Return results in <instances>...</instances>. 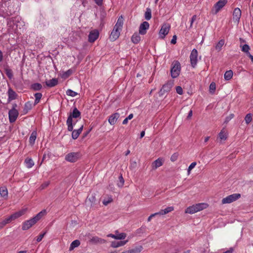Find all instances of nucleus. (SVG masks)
Wrapping results in <instances>:
<instances>
[{"mask_svg": "<svg viewBox=\"0 0 253 253\" xmlns=\"http://www.w3.org/2000/svg\"><path fill=\"white\" fill-rule=\"evenodd\" d=\"M225 41L223 39L220 40L215 46V49L218 52L221 50L222 47L224 45Z\"/></svg>", "mask_w": 253, "mask_h": 253, "instance_id": "nucleus-30", "label": "nucleus"}, {"mask_svg": "<svg viewBox=\"0 0 253 253\" xmlns=\"http://www.w3.org/2000/svg\"><path fill=\"white\" fill-rule=\"evenodd\" d=\"M24 162L26 167L29 169L31 168L34 165V162L31 158H26Z\"/></svg>", "mask_w": 253, "mask_h": 253, "instance_id": "nucleus-29", "label": "nucleus"}, {"mask_svg": "<svg viewBox=\"0 0 253 253\" xmlns=\"http://www.w3.org/2000/svg\"><path fill=\"white\" fill-rule=\"evenodd\" d=\"M167 92H165V91L163 89V87L160 89V91L159 92V95L160 96H163L165 93Z\"/></svg>", "mask_w": 253, "mask_h": 253, "instance_id": "nucleus-54", "label": "nucleus"}, {"mask_svg": "<svg viewBox=\"0 0 253 253\" xmlns=\"http://www.w3.org/2000/svg\"><path fill=\"white\" fill-rule=\"evenodd\" d=\"M46 234V232H44L43 233H42V234H40L37 237V239H36V241L37 242H41L42 238H43V237L44 236V235H45Z\"/></svg>", "mask_w": 253, "mask_h": 253, "instance_id": "nucleus-47", "label": "nucleus"}, {"mask_svg": "<svg viewBox=\"0 0 253 253\" xmlns=\"http://www.w3.org/2000/svg\"><path fill=\"white\" fill-rule=\"evenodd\" d=\"M107 236L109 237H111V238L115 239L116 238V237L115 236V234H109L107 235Z\"/></svg>", "mask_w": 253, "mask_h": 253, "instance_id": "nucleus-61", "label": "nucleus"}, {"mask_svg": "<svg viewBox=\"0 0 253 253\" xmlns=\"http://www.w3.org/2000/svg\"><path fill=\"white\" fill-rule=\"evenodd\" d=\"M216 89V85L213 82H212L209 87V90L210 92L213 93L214 92L215 90Z\"/></svg>", "mask_w": 253, "mask_h": 253, "instance_id": "nucleus-44", "label": "nucleus"}, {"mask_svg": "<svg viewBox=\"0 0 253 253\" xmlns=\"http://www.w3.org/2000/svg\"><path fill=\"white\" fill-rule=\"evenodd\" d=\"M151 17H152L151 10L150 8H147L145 12V18L146 20H149L151 18Z\"/></svg>", "mask_w": 253, "mask_h": 253, "instance_id": "nucleus-36", "label": "nucleus"}, {"mask_svg": "<svg viewBox=\"0 0 253 253\" xmlns=\"http://www.w3.org/2000/svg\"><path fill=\"white\" fill-rule=\"evenodd\" d=\"M250 49V47L249 45L245 44L242 47V51L246 53L247 55H248V53L249 52V50Z\"/></svg>", "mask_w": 253, "mask_h": 253, "instance_id": "nucleus-41", "label": "nucleus"}, {"mask_svg": "<svg viewBox=\"0 0 253 253\" xmlns=\"http://www.w3.org/2000/svg\"><path fill=\"white\" fill-rule=\"evenodd\" d=\"M158 215V213H157V212H156V213H153V214H151V215L148 217V219H147L148 221V222L150 221L151 220V219H152L153 217H154V216H156V215Z\"/></svg>", "mask_w": 253, "mask_h": 253, "instance_id": "nucleus-53", "label": "nucleus"}, {"mask_svg": "<svg viewBox=\"0 0 253 253\" xmlns=\"http://www.w3.org/2000/svg\"><path fill=\"white\" fill-rule=\"evenodd\" d=\"M219 137L221 140H225L227 138V132L226 130L223 128L219 133Z\"/></svg>", "mask_w": 253, "mask_h": 253, "instance_id": "nucleus-28", "label": "nucleus"}, {"mask_svg": "<svg viewBox=\"0 0 253 253\" xmlns=\"http://www.w3.org/2000/svg\"><path fill=\"white\" fill-rule=\"evenodd\" d=\"M10 221L8 217L6 218L3 221L0 222V229L2 228L6 224L10 223Z\"/></svg>", "mask_w": 253, "mask_h": 253, "instance_id": "nucleus-39", "label": "nucleus"}, {"mask_svg": "<svg viewBox=\"0 0 253 253\" xmlns=\"http://www.w3.org/2000/svg\"><path fill=\"white\" fill-rule=\"evenodd\" d=\"M170 28V26L168 23H164L162 26L161 29L159 32L160 38L164 39L166 36L168 35Z\"/></svg>", "mask_w": 253, "mask_h": 253, "instance_id": "nucleus-9", "label": "nucleus"}, {"mask_svg": "<svg viewBox=\"0 0 253 253\" xmlns=\"http://www.w3.org/2000/svg\"><path fill=\"white\" fill-rule=\"evenodd\" d=\"M241 16V11L239 8L234 9L233 13V19L235 22L238 23Z\"/></svg>", "mask_w": 253, "mask_h": 253, "instance_id": "nucleus-15", "label": "nucleus"}, {"mask_svg": "<svg viewBox=\"0 0 253 253\" xmlns=\"http://www.w3.org/2000/svg\"><path fill=\"white\" fill-rule=\"evenodd\" d=\"M9 120L10 123H14L18 116V112H8Z\"/></svg>", "mask_w": 253, "mask_h": 253, "instance_id": "nucleus-19", "label": "nucleus"}, {"mask_svg": "<svg viewBox=\"0 0 253 253\" xmlns=\"http://www.w3.org/2000/svg\"><path fill=\"white\" fill-rule=\"evenodd\" d=\"M176 92L180 95H181L183 93V89L180 86H177L176 87Z\"/></svg>", "mask_w": 253, "mask_h": 253, "instance_id": "nucleus-49", "label": "nucleus"}, {"mask_svg": "<svg viewBox=\"0 0 253 253\" xmlns=\"http://www.w3.org/2000/svg\"><path fill=\"white\" fill-rule=\"evenodd\" d=\"M178 154L177 153H175L174 154H173L171 157H170V160L172 161V162H174L176 160H177V158H178Z\"/></svg>", "mask_w": 253, "mask_h": 253, "instance_id": "nucleus-48", "label": "nucleus"}, {"mask_svg": "<svg viewBox=\"0 0 253 253\" xmlns=\"http://www.w3.org/2000/svg\"><path fill=\"white\" fill-rule=\"evenodd\" d=\"M81 244V242L79 240H75L72 242L70 246V250H73L75 248L79 247Z\"/></svg>", "mask_w": 253, "mask_h": 253, "instance_id": "nucleus-31", "label": "nucleus"}, {"mask_svg": "<svg viewBox=\"0 0 253 253\" xmlns=\"http://www.w3.org/2000/svg\"><path fill=\"white\" fill-rule=\"evenodd\" d=\"M207 207L208 204L206 203H199L188 207L185 210V212L186 213L193 214L198 211L204 210Z\"/></svg>", "mask_w": 253, "mask_h": 253, "instance_id": "nucleus-4", "label": "nucleus"}, {"mask_svg": "<svg viewBox=\"0 0 253 253\" xmlns=\"http://www.w3.org/2000/svg\"><path fill=\"white\" fill-rule=\"evenodd\" d=\"M119 117L120 115L118 113H114L110 116L108 119V122L111 125L115 124Z\"/></svg>", "mask_w": 253, "mask_h": 253, "instance_id": "nucleus-17", "label": "nucleus"}, {"mask_svg": "<svg viewBox=\"0 0 253 253\" xmlns=\"http://www.w3.org/2000/svg\"><path fill=\"white\" fill-rule=\"evenodd\" d=\"M145 135V131H142L140 133V138H142L143 137H144Z\"/></svg>", "mask_w": 253, "mask_h": 253, "instance_id": "nucleus-63", "label": "nucleus"}, {"mask_svg": "<svg viewBox=\"0 0 253 253\" xmlns=\"http://www.w3.org/2000/svg\"><path fill=\"white\" fill-rule=\"evenodd\" d=\"M133 117V115L132 114H129L127 117H126L125 119L124 120V121H123V124L126 125L128 123V120H130L131 119H132Z\"/></svg>", "mask_w": 253, "mask_h": 253, "instance_id": "nucleus-45", "label": "nucleus"}, {"mask_svg": "<svg viewBox=\"0 0 253 253\" xmlns=\"http://www.w3.org/2000/svg\"><path fill=\"white\" fill-rule=\"evenodd\" d=\"M198 51L196 49H193L190 55V63L191 66L194 68L197 65L198 61Z\"/></svg>", "mask_w": 253, "mask_h": 253, "instance_id": "nucleus-11", "label": "nucleus"}, {"mask_svg": "<svg viewBox=\"0 0 253 253\" xmlns=\"http://www.w3.org/2000/svg\"><path fill=\"white\" fill-rule=\"evenodd\" d=\"M103 0H94V1L98 6H101L102 5Z\"/></svg>", "mask_w": 253, "mask_h": 253, "instance_id": "nucleus-55", "label": "nucleus"}, {"mask_svg": "<svg viewBox=\"0 0 253 253\" xmlns=\"http://www.w3.org/2000/svg\"><path fill=\"white\" fill-rule=\"evenodd\" d=\"M174 210V208L173 207H169L166 208L164 210H162L159 212H158V215H164L168 213L169 212H171Z\"/></svg>", "mask_w": 253, "mask_h": 253, "instance_id": "nucleus-25", "label": "nucleus"}, {"mask_svg": "<svg viewBox=\"0 0 253 253\" xmlns=\"http://www.w3.org/2000/svg\"><path fill=\"white\" fill-rule=\"evenodd\" d=\"M113 201V199L111 196H108L107 197H105L103 199L102 203L104 206H107L109 204L111 203Z\"/></svg>", "mask_w": 253, "mask_h": 253, "instance_id": "nucleus-35", "label": "nucleus"}, {"mask_svg": "<svg viewBox=\"0 0 253 253\" xmlns=\"http://www.w3.org/2000/svg\"><path fill=\"white\" fill-rule=\"evenodd\" d=\"M42 94L41 93H36L35 94V102L36 103H38L39 102L41 98H42Z\"/></svg>", "mask_w": 253, "mask_h": 253, "instance_id": "nucleus-43", "label": "nucleus"}, {"mask_svg": "<svg viewBox=\"0 0 253 253\" xmlns=\"http://www.w3.org/2000/svg\"><path fill=\"white\" fill-rule=\"evenodd\" d=\"M46 214L45 210H43L38 213L35 216L29 220H26L22 224L23 230H27L35 225L39 220Z\"/></svg>", "mask_w": 253, "mask_h": 253, "instance_id": "nucleus-1", "label": "nucleus"}, {"mask_svg": "<svg viewBox=\"0 0 253 253\" xmlns=\"http://www.w3.org/2000/svg\"><path fill=\"white\" fill-rule=\"evenodd\" d=\"M49 184V181H45L44 183H43L41 186V189H44L45 188H46Z\"/></svg>", "mask_w": 253, "mask_h": 253, "instance_id": "nucleus-50", "label": "nucleus"}, {"mask_svg": "<svg viewBox=\"0 0 253 253\" xmlns=\"http://www.w3.org/2000/svg\"><path fill=\"white\" fill-rule=\"evenodd\" d=\"M253 120L252 115L250 113L248 114L245 118V120L247 124H249Z\"/></svg>", "mask_w": 253, "mask_h": 253, "instance_id": "nucleus-40", "label": "nucleus"}, {"mask_svg": "<svg viewBox=\"0 0 253 253\" xmlns=\"http://www.w3.org/2000/svg\"><path fill=\"white\" fill-rule=\"evenodd\" d=\"M131 40L133 43H138L141 40V37L139 36V34L137 33H134L131 37Z\"/></svg>", "mask_w": 253, "mask_h": 253, "instance_id": "nucleus-24", "label": "nucleus"}, {"mask_svg": "<svg viewBox=\"0 0 253 253\" xmlns=\"http://www.w3.org/2000/svg\"><path fill=\"white\" fill-rule=\"evenodd\" d=\"M7 94L8 101H11L17 98V93L10 87L8 88Z\"/></svg>", "mask_w": 253, "mask_h": 253, "instance_id": "nucleus-16", "label": "nucleus"}, {"mask_svg": "<svg viewBox=\"0 0 253 253\" xmlns=\"http://www.w3.org/2000/svg\"><path fill=\"white\" fill-rule=\"evenodd\" d=\"M0 195L2 197L7 199L8 196V191L5 187H1L0 188Z\"/></svg>", "mask_w": 253, "mask_h": 253, "instance_id": "nucleus-27", "label": "nucleus"}, {"mask_svg": "<svg viewBox=\"0 0 253 253\" xmlns=\"http://www.w3.org/2000/svg\"><path fill=\"white\" fill-rule=\"evenodd\" d=\"M241 197L240 194L235 193L230 195H229L225 198H224L222 200V204H230L231 203Z\"/></svg>", "mask_w": 253, "mask_h": 253, "instance_id": "nucleus-6", "label": "nucleus"}, {"mask_svg": "<svg viewBox=\"0 0 253 253\" xmlns=\"http://www.w3.org/2000/svg\"><path fill=\"white\" fill-rule=\"evenodd\" d=\"M193 112H189L188 115L187 117V119H190L193 115Z\"/></svg>", "mask_w": 253, "mask_h": 253, "instance_id": "nucleus-60", "label": "nucleus"}, {"mask_svg": "<svg viewBox=\"0 0 253 253\" xmlns=\"http://www.w3.org/2000/svg\"><path fill=\"white\" fill-rule=\"evenodd\" d=\"M115 236L117 240H123L126 237V234L125 233H119L118 231H116Z\"/></svg>", "mask_w": 253, "mask_h": 253, "instance_id": "nucleus-34", "label": "nucleus"}, {"mask_svg": "<svg viewBox=\"0 0 253 253\" xmlns=\"http://www.w3.org/2000/svg\"><path fill=\"white\" fill-rule=\"evenodd\" d=\"M176 39H177L176 36V35H174L172 37V40H171V43L172 44H175L176 42Z\"/></svg>", "mask_w": 253, "mask_h": 253, "instance_id": "nucleus-56", "label": "nucleus"}, {"mask_svg": "<svg viewBox=\"0 0 253 253\" xmlns=\"http://www.w3.org/2000/svg\"><path fill=\"white\" fill-rule=\"evenodd\" d=\"M80 157V154L78 152H71L67 154L65 156V160L69 162L74 163L76 162Z\"/></svg>", "mask_w": 253, "mask_h": 253, "instance_id": "nucleus-10", "label": "nucleus"}, {"mask_svg": "<svg viewBox=\"0 0 253 253\" xmlns=\"http://www.w3.org/2000/svg\"><path fill=\"white\" fill-rule=\"evenodd\" d=\"M234 117V115L233 114H230V115L228 117L226 118L224 123H227L230 120L233 118Z\"/></svg>", "mask_w": 253, "mask_h": 253, "instance_id": "nucleus-51", "label": "nucleus"}, {"mask_svg": "<svg viewBox=\"0 0 253 253\" xmlns=\"http://www.w3.org/2000/svg\"><path fill=\"white\" fill-rule=\"evenodd\" d=\"M209 139H210L209 136L206 137L205 138V142H207L209 141Z\"/></svg>", "mask_w": 253, "mask_h": 253, "instance_id": "nucleus-64", "label": "nucleus"}, {"mask_svg": "<svg viewBox=\"0 0 253 253\" xmlns=\"http://www.w3.org/2000/svg\"><path fill=\"white\" fill-rule=\"evenodd\" d=\"M78 119H81V112H72L70 113L66 122L68 131L73 130V125L78 121Z\"/></svg>", "mask_w": 253, "mask_h": 253, "instance_id": "nucleus-3", "label": "nucleus"}, {"mask_svg": "<svg viewBox=\"0 0 253 253\" xmlns=\"http://www.w3.org/2000/svg\"><path fill=\"white\" fill-rule=\"evenodd\" d=\"M197 16L196 15H194L192 16L191 21H190V27L191 28L193 26V22L196 20Z\"/></svg>", "mask_w": 253, "mask_h": 253, "instance_id": "nucleus-52", "label": "nucleus"}, {"mask_svg": "<svg viewBox=\"0 0 253 253\" xmlns=\"http://www.w3.org/2000/svg\"><path fill=\"white\" fill-rule=\"evenodd\" d=\"M143 250V247L141 245L137 246L134 248L128 250L130 253H140Z\"/></svg>", "mask_w": 253, "mask_h": 253, "instance_id": "nucleus-26", "label": "nucleus"}, {"mask_svg": "<svg viewBox=\"0 0 253 253\" xmlns=\"http://www.w3.org/2000/svg\"><path fill=\"white\" fill-rule=\"evenodd\" d=\"M99 36V32L97 30L91 31L88 35V41L90 42H94Z\"/></svg>", "mask_w": 253, "mask_h": 253, "instance_id": "nucleus-14", "label": "nucleus"}, {"mask_svg": "<svg viewBox=\"0 0 253 253\" xmlns=\"http://www.w3.org/2000/svg\"><path fill=\"white\" fill-rule=\"evenodd\" d=\"M42 88V85L40 83H35L31 85V88L34 90H40Z\"/></svg>", "mask_w": 253, "mask_h": 253, "instance_id": "nucleus-37", "label": "nucleus"}, {"mask_svg": "<svg viewBox=\"0 0 253 253\" xmlns=\"http://www.w3.org/2000/svg\"><path fill=\"white\" fill-rule=\"evenodd\" d=\"M83 125H82L79 129L72 130V137L73 139H76L79 137L83 130Z\"/></svg>", "mask_w": 253, "mask_h": 253, "instance_id": "nucleus-20", "label": "nucleus"}, {"mask_svg": "<svg viewBox=\"0 0 253 253\" xmlns=\"http://www.w3.org/2000/svg\"><path fill=\"white\" fill-rule=\"evenodd\" d=\"M88 200L90 201L91 203H94L95 200V196L92 195L90 197L88 198Z\"/></svg>", "mask_w": 253, "mask_h": 253, "instance_id": "nucleus-57", "label": "nucleus"}, {"mask_svg": "<svg viewBox=\"0 0 253 253\" xmlns=\"http://www.w3.org/2000/svg\"><path fill=\"white\" fill-rule=\"evenodd\" d=\"M171 66L170 70L171 76L172 78H176L179 75L180 72V64L178 61H174Z\"/></svg>", "mask_w": 253, "mask_h": 253, "instance_id": "nucleus-5", "label": "nucleus"}, {"mask_svg": "<svg viewBox=\"0 0 253 253\" xmlns=\"http://www.w3.org/2000/svg\"><path fill=\"white\" fill-rule=\"evenodd\" d=\"M124 24V19L122 16L119 17L116 24L114 27L113 30L110 35V40L111 41H115L120 36V32L122 30Z\"/></svg>", "mask_w": 253, "mask_h": 253, "instance_id": "nucleus-2", "label": "nucleus"}, {"mask_svg": "<svg viewBox=\"0 0 253 253\" xmlns=\"http://www.w3.org/2000/svg\"><path fill=\"white\" fill-rule=\"evenodd\" d=\"M128 242V240L120 241L118 242H112L111 246L113 248H118L121 246H123Z\"/></svg>", "mask_w": 253, "mask_h": 253, "instance_id": "nucleus-21", "label": "nucleus"}, {"mask_svg": "<svg viewBox=\"0 0 253 253\" xmlns=\"http://www.w3.org/2000/svg\"><path fill=\"white\" fill-rule=\"evenodd\" d=\"M73 73V71L72 69H69L68 70H67L66 72H64L63 74L62 77L65 79H66L68 78L70 76H71Z\"/></svg>", "mask_w": 253, "mask_h": 253, "instance_id": "nucleus-38", "label": "nucleus"}, {"mask_svg": "<svg viewBox=\"0 0 253 253\" xmlns=\"http://www.w3.org/2000/svg\"><path fill=\"white\" fill-rule=\"evenodd\" d=\"M196 164H197L196 162H194L192 163L190 165V166H189L188 169V174H190L191 170L195 168V167L196 166Z\"/></svg>", "mask_w": 253, "mask_h": 253, "instance_id": "nucleus-46", "label": "nucleus"}, {"mask_svg": "<svg viewBox=\"0 0 253 253\" xmlns=\"http://www.w3.org/2000/svg\"><path fill=\"white\" fill-rule=\"evenodd\" d=\"M66 94L68 96H71L72 97H75L77 95V93L71 89H68L66 91Z\"/></svg>", "mask_w": 253, "mask_h": 253, "instance_id": "nucleus-42", "label": "nucleus"}, {"mask_svg": "<svg viewBox=\"0 0 253 253\" xmlns=\"http://www.w3.org/2000/svg\"><path fill=\"white\" fill-rule=\"evenodd\" d=\"M120 182L121 183V186H123L124 185V180L122 177V176H120Z\"/></svg>", "mask_w": 253, "mask_h": 253, "instance_id": "nucleus-58", "label": "nucleus"}, {"mask_svg": "<svg viewBox=\"0 0 253 253\" xmlns=\"http://www.w3.org/2000/svg\"><path fill=\"white\" fill-rule=\"evenodd\" d=\"M248 57L251 59L252 62L253 63V56L250 54V53H248Z\"/></svg>", "mask_w": 253, "mask_h": 253, "instance_id": "nucleus-62", "label": "nucleus"}, {"mask_svg": "<svg viewBox=\"0 0 253 253\" xmlns=\"http://www.w3.org/2000/svg\"><path fill=\"white\" fill-rule=\"evenodd\" d=\"M58 80L55 78L52 79L51 80L46 81L45 82L46 85L50 87L55 86L58 84Z\"/></svg>", "mask_w": 253, "mask_h": 253, "instance_id": "nucleus-23", "label": "nucleus"}, {"mask_svg": "<svg viewBox=\"0 0 253 253\" xmlns=\"http://www.w3.org/2000/svg\"><path fill=\"white\" fill-rule=\"evenodd\" d=\"M227 3V0H219L213 6L212 12L217 14Z\"/></svg>", "mask_w": 253, "mask_h": 253, "instance_id": "nucleus-8", "label": "nucleus"}, {"mask_svg": "<svg viewBox=\"0 0 253 253\" xmlns=\"http://www.w3.org/2000/svg\"><path fill=\"white\" fill-rule=\"evenodd\" d=\"M26 211H27L26 208L22 209L21 210L11 214L10 216L8 217V218L9 219L10 221L11 222L12 221L16 219L21 216L22 215H24L25 213V212H26Z\"/></svg>", "mask_w": 253, "mask_h": 253, "instance_id": "nucleus-12", "label": "nucleus"}, {"mask_svg": "<svg viewBox=\"0 0 253 253\" xmlns=\"http://www.w3.org/2000/svg\"><path fill=\"white\" fill-rule=\"evenodd\" d=\"M86 236L89 239V242L92 244H102L106 243V240L97 236H92L90 233L86 234Z\"/></svg>", "mask_w": 253, "mask_h": 253, "instance_id": "nucleus-7", "label": "nucleus"}, {"mask_svg": "<svg viewBox=\"0 0 253 253\" xmlns=\"http://www.w3.org/2000/svg\"><path fill=\"white\" fill-rule=\"evenodd\" d=\"M36 138L37 132L34 131L32 132L29 138V142L31 145H33L35 143Z\"/></svg>", "mask_w": 253, "mask_h": 253, "instance_id": "nucleus-32", "label": "nucleus"}, {"mask_svg": "<svg viewBox=\"0 0 253 253\" xmlns=\"http://www.w3.org/2000/svg\"><path fill=\"white\" fill-rule=\"evenodd\" d=\"M3 56L2 51L0 50V62L3 60Z\"/></svg>", "mask_w": 253, "mask_h": 253, "instance_id": "nucleus-59", "label": "nucleus"}, {"mask_svg": "<svg viewBox=\"0 0 253 253\" xmlns=\"http://www.w3.org/2000/svg\"><path fill=\"white\" fill-rule=\"evenodd\" d=\"M164 160L162 158H159L155 160L152 165V168L153 169H157L158 168L163 165Z\"/></svg>", "mask_w": 253, "mask_h": 253, "instance_id": "nucleus-18", "label": "nucleus"}, {"mask_svg": "<svg viewBox=\"0 0 253 253\" xmlns=\"http://www.w3.org/2000/svg\"><path fill=\"white\" fill-rule=\"evenodd\" d=\"M233 75V73L232 70L227 71L224 75V79L226 81L230 80L232 78Z\"/></svg>", "mask_w": 253, "mask_h": 253, "instance_id": "nucleus-33", "label": "nucleus"}, {"mask_svg": "<svg viewBox=\"0 0 253 253\" xmlns=\"http://www.w3.org/2000/svg\"><path fill=\"white\" fill-rule=\"evenodd\" d=\"M149 28V24L148 22L144 21L141 23L139 28V34L144 35L146 34L147 30Z\"/></svg>", "mask_w": 253, "mask_h": 253, "instance_id": "nucleus-13", "label": "nucleus"}, {"mask_svg": "<svg viewBox=\"0 0 253 253\" xmlns=\"http://www.w3.org/2000/svg\"><path fill=\"white\" fill-rule=\"evenodd\" d=\"M173 83L171 81H169L166 84H164L162 86L163 89L167 93L170 91L171 90V88L173 86Z\"/></svg>", "mask_w": 253, "mask_h": 253, "instance_id": "nucleus-22", "label": "nucleus"}]
</instances>
